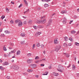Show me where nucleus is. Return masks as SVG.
<instances>
[{"mask_svg":"<svg viewBox=\"0 0 79 79\" xmlns=\"http://www.w3.org/2000/svg\"><path fill=\"white\" fill-rule=\"evenodd\" d=\"M23 24V23L21 22H20L18 24V26H19V27H21V26H22Z\"/></svg>","mask_w":79,"mask_h":79,"instance_id":"423d86ee","label":"nucleus"},{"mask_svg":"<svg viewBox=\"0 0 79 79\" xmlns=\"http://www.w3.org/2000/svg\"><path fill=\"white\" fill-rule=\"evenodd\" d=\"M19 20L18 19V20H16L15 21V23H19Z\"/></svg>","mask_w":79,"mask_h":79,"instance_id":"5701e85b","label":"nucleus"},{"mask_svg":"<svg viewBox=\"0 0 79 79\" xmlns=\"http://www.w3.org/2000/svg\"><path fill=\"white\" fill-rule=\"evenodd\" d=\"M52 66H49V67H48V68H49V69H52Z\"/></svg>","mask_w":79,"mask_h":79,"instance_id":"052dcab7","label":"nucleus"},{"mask_svg":"<svg viewBox=\"0 0 79 79\" xmlns=\"http://www.w3.org/2000/svg\"><path fill=\"white\" fill-rule=\"evenodd\" d=\"M24 2H25V4H27V2L26 0H24Z\"/></svg>","mask_w":79,"mask_h":79,"instance_id":"ea45409f","label":"nucleus"},{"mask_svg":"<svg viewBox=\"0 0 79 79\" xmlns=\"http://www.w3.org/2000/svg\"><path fill=\"white\" fill-rule=\"evenodd\" d=\"M22 17L23 18H24V19H26V18H27V17H26L23 16Z\"/></svg>","mask_w":79,"mask_h":79,"instance_id":"4d7b16f0","label":"nucleus"},{"mask_svg":"<svg viewBox=\"0 0 79 79\" xmlns=\"http://www.w3.org/2000/svg\"><path fill=\"white\" fill-rule=\"evenodd\" d=\"M66 19L65 18H64V20L63 22V24H66Z\"/></svg>","mask_w":79,"mask_h":79,"instance_id":"1a4fd4ad","label":"nucleus"},{"mask_svg":"<svg viewBox=\"0 0 79 79\" xmlns=\"http://www.w3.org/2000/svg\"><path fill=\"white\" fill-rule=\"evenodd\" d=\"M0 69H1V70H4V68L2 66H0Z\"/></svg>","mask_w":79,"mask_h":79,"instance_id":"a878e982","label":"nucleus"},{"mask_svg":"<svg viewBox=\"0 0 79 79\" xmlns=\"http://www.w3.org/2000/svg\"><path fill=\"white\" fill-rule=\"evenodd\" d=\"M4 32H5L6 34H10V32L8 31L7 30L5 31Z\"/></svg>","mask_w":79,"mask_h":79,"instance_id":"dca6fc26","label":"nucleus"},{"mask_svg":"<svg viewBox=\"0 0 79 79\" xmlns=\"http://www.w3.org/2000/svg\"><path fill=\"white\" fill-rule=\"evenodd\" d=\"M39 57L38 56H36L35 59V60H39Z\"/></svg>","mask_w":79,"mask_h":79,"instance_id":"473e14b6","label":"nucleus"},{"mask_svg":"<svg viewBox=\"0 0 79 79\" xmlns=\"http://www.w3.org/2000/svg\"><path fill=\"white\" fill-rule=\"evenodd\" d=\"M49 6V5L47 4H44V6L45 8H46V7H48V6Z\"/></svg>","mask_w":79,"mask_h":79,"instance_id":"cd10ccee","label":"nucleus"},{"mask_svg":"<svg viewBox=\"0 0 79 79\" xmlns=\"http://www.w3.org/2000/svg\"><path fill=\"white\" fill-rule=\"evenodd\" d=\"M2 28H1V29H0V32H2Z\"/></svg>","mask_w":79,"mask_h":79,"instance_id":"774afa93","label":"nucleus"},{"mask_svg":"<svg viewBox=\"0 0 79 79\" xmlns=\"http://www.w3.org/2000/svg\"><path fill=\"white\" fill-rule=\"evenodd\" d=\"M40 44L39 43H38L36 44V47H40Z\"/></svg>","mask_w":79,"mask_h":79,"instance_id":"b1692460","label":"nucleus"},{"mask_svg":"<svg viewBox=\"0 0 79 79\" xmlns=\"http://www.w3.org/2000/svg\"><path fill=\"white\" fill-rule=\"evenodd\" d=\"M69 40H70V41H73V38H69Z\"/></svg>","mask_w":79,"mask_h":79,"instance_id":"37998d69","label":"nucleus"},{"mask_svg":"<svg viewBox=\"0 0 79 79\" xmlns=\"http://www.w3.org/2000/svg\"><path fill=\"white\" fill-rule=\"evenodd\" d=\"M75 44L76 45H77V46H79V43H78L76 42L75 43Z\"/></svg>","mask_w":79,"mask_h":79,"instance_id":"e433bc0d","label":"nucleus"},{"mask_svg":"<svg viewBox=\"0 0 79 79\" xmlns=\"http://www.w3.org/2000/svg\"><path fill=\"white\" fill-rule=\"evenodd\" d=\"M71 43H69L68 44V46H71Z\"/></svg>","mask_w":79,"mask_h":79,"instance_id":"6e6d98bb","label":"nucleus"},{"mask_svg":"<svg viewBox=\"0 0 79 79\" xmlns=\"http://www.w3.org/2000/svg\"><path fill=\"white\" fill-rule=\"evenodd\" d=\"M5 16H4V15H3L1 17V19H3L4 18H5Z\"/></svg>","mask_w":79,"mask_h":79,"instance_id":"393cba45","label":"nucleus"},{"mask_svg":"<svg viewBox=\"0 0 79 79\" xmlns=\"http://www.w3.org/2000/svg\"><path fill=\"white\" fill-rule=\"evenodd\" d=\"M1 36H5V35L4 34H2L1 35Z\"/></svg>","mask_w":79,"mask_h":79,"instance_id":"338daca9","label":"nucleus"},{"mask_svg":"<svg viewBox=\"0 0 79 79\" xmlns=\"http://www.w3.org/2000/svg\"><path fill=\"white\" fill-rule=\"evenodd\" d=\"M64 47H67V44L66 43H64Z\"/></svg>","mask_w":79,"mask_h":79,"instance_id":"c9c22d12","label":"nucleus"},{"mask_svg":"<svg viewBox=\"0 0 79 79\" xmlns=\"http://www.w3.org/2000/svg\"><path fill=\"white\" fill-rule=\"evenodd\" d=\"M35 77H36V78H39V75H35Z\"/></svg>","mask_w":79,"mask_h":79,"instance_id":"3c124183","label":"nucleus"},{"mask_svg":"<svg viewBox=\"0 0 79 79\" xmlns=\"http://www.w3.org/2000/svg\"><path fill=\"white\" fill-rule=\"evenodd\" d=\"M53 75H54V76H58L59 75V74H58V73H55V72H53Z\"/></svg>","mask_w":79,"mask_h":79,"instance_id":"f8f14e48","label":"nucleus"},{"mask_svg":"<svg viewBox=\"0 0 79 79\" xmlns=\"http://www.w3.org/2000/svg\"><path fill=\"white\" fill-rule=\"evenodd\" d=\"M61 13L62 14H64V13H66L67 11H66L62 10L61 11Z\"/></svg>","mask_w":79,"mask_h":79,"instance_id":"a211bd4d","label":"nucleus"},{"mask_svg":"<svg viewBox=\"0 0 79 79\" xmlns=\"http://www.w3.org/2000/svg\"><path fill=\"white\" fill-rule=\"evenodd\" d=\"M11 3L12 4H15V2L13 1H11Z\"/></svg>","mask_w":79,"mask_h":79,"instance_id":"69168bd1","label":"nucleus"},{"mask_svg":"<svg viewBox=\"0 0 79 79\" xmlns=\"http://www.w3.org/2000/svg\"><path fill=\"white\" fill-rule=\"evenodd\" d=\"M4 46L3 48V50L4 51H6V48Z\"/></svg>","mask_w":79,"mask_h":79,"instance_id":"f704fd0d","label":"nucleus"},{"mask_svg":"<svg viewBox=\"0 0 79 79\" xmlns=\"http://www.w3.org/2000/svg\"><path fill=\"white\" fill-rule=\"evenodd\" d=\"M29 11V9H28L26 11V12L27 13H28Z\"/></svg>","mask_w":79,"mask_h":79,"instance_id":"de8ad7c7","label":"nucleus"},{"mask_svg":"<svg viewBox=\"0 0 79 79\" xmlns=\"http://www.w3.org/2000/svg\"><path fill=\"white\" fill-rule=\"evenodd\" d=\"M48 71H46L45 73H44V74H43V75H47L48 74Z\"/></svg>","mask_w":79,"mask_h":79,"instance_id":"c756f323","label":"nucleus"},{"mask_svg":"<svg viewBox=\"0 0 79 79\" xmlns=\"http://www.w3.org/2000/svg\"><path fill=\"white\" fill-rule=\"evenodd\" d=\"M60 48H61V46L60 45H58L55 48V50L57 52H58V51L60 50Z\"/></svg>","mask_w":79,"mask_h":79,"instance_id":"20e7f679","label":"nucleus"},{"mask_svg":"<svg viewBox=\"0 0 79 79\" xmlns=\"http://www.w3.org/2000/svg\"><path fill=\"white\" fill-rule=\"evenodd\" d=\"M20 51L19 50L17 51V55H20Z\"/></svg>","mask_w":79,"mask_h":79,"instance_id":"412c9836","label":"nucleus"},{"mask_svg":"<svg viewBox=\"0 0 79 79\" xmlns=\"http://www.w3.org/2000/svg\"><path fill=\"white\" fill-rule=\"evenodd\" d=\"M76 32V31L74 30H73L71 31V34H75Z\"/></svg>","mask_w":79,"mask_h":79,"instance_id":"aec40b11","label":"nucleus"},{"mask_svg":"<svg viewBox=\"0 0 79 79\" xmlns=\"http://www.w3.org/2000/svg\"><path fill=\"white\" fill-rule=\"evenodd\" d=\"M7 78L8 79H10V76H8L7 77Z\"/></svg>","mask_w":79,"mask_h":79,"instance_id":"13d9d810","label":"nucleus"},{"mask_svg":"<svg viewBox=\"0 0 79 79\" xmlns=\"http://www.w3.org/2000/svg\"><path fill=\"white\" fill-rule=\"evenodd\" d=\"M74 18L76 19V18H77V16L76 15H74Z\"/></svg>","mask_w":79,"mask_h":79,"instance_id":"864d4df0","label":"nucleus"},{"mask_svg":"<svg viewBox=\"0 0 79 79\" xmlns=\"http://www.w3.org/2000/svg\"><path fill=\"white\" fill-rule=\"evenodd\" d=\"M44 27V26H41V25H39L37 27V28H43Z\"/></svg>","mask_w":79,"mask_h":79,"instance_id":"ddd939ff","label":"nucleus"},{"mask_svg":"<svg viewBox=\"0 0 79 79\" xmlns=\"http://www.w3.org/2000/svg\"><path fill=\"white\" fill-rule=\"evenodd\" d=\"M11 24H13L14 23H13V20H11L10 21Z\"/></svg>","mask_w":79,"mask_h":79,"instance_id":"a18cd8bd","label":"nucleus"},{"mask_svg":"<svg viewBox=\"0 0 79 79\" xmlns=\"http://www.w3.org/2000/svg\"><path fill=\"white\" fill-rule=\"evenodd\" d=\"M52 19H50L48 21V23L50 24H51V23H52Z\"/></svg>","mask_w":79,"mask_h":79,"instance_id":"6ab92c4d","label":"nucleus"},{"mask_svg":"<svg viewBox=\"0 0 79 79\" xmlns=\"http://www.w3.org/2000/svg\"><path fill=\"white\" fill-rule=\"evenodd\" d=\"M2 65L3 66H5V65H8V62H4L2 64Z\"/></svg>","mask_w":79,"mask_h":79,"instance_id":"0eeeda50","label":"nucleus"},{"mask_svg":"<svg viewBox=\"0 0 79 79\" xmlns=\"http://www.w3.org/2000/svg\"><path fill=\"white\" fill-rule=\"evenodd\" d=\"M37 26H33V27L34 28V29H37Z\"/></svg>","mask_w":79,"mask_h":79,"instance_id":"58836bf2","label":"nucleus"},{"mask_svg":"<svg viewBox=\"0 0 79 79\" xmlns=\"http://www.w3.org/2000/svg\"><path fill=\"white\" fill-rule=\"evenodd\" d=\"M33 62V59H28L27 60V63L28 64H31Z\"/></svg>","mask_w":79,"mask_h":79,"instance_id":"39448f33","label":"nucleus"},{"mask_svg":"<svg viewBox=\"0 0 79 79\" xmlns=\"http://www.w3.org/2000/svg\"><path fill=\"white\" fill-rule=\"evenodd\" d=\"M7 13H9L10 10L9 9H7V10H6Z\"/></svg>","mask_w":79,"mask_h":79,"instance_id":"603ef678","label":"nucleus"},{"mask_svg":"<svg viewBox=\"0 0 79 79\" xmlns=\"http://www.w3.org/2000/svg\"><path fill=\"white\" fill-rule=\"evenodd\" d=\"M32 23V20H29L28 21V23L29 24H31Z\"/></svg>","mask_w":79,"mask_h":79,"instance_id":"f3484780","label":"nucleus"},{"mask_svg":"<svg viewBox=\"0 0 79 79\" xmlns=\"http://www.w3.org/2000/svg\"><path fill=\"white\" fill-rule=\"evenodd\" d=\"M41 48H44V46L43 44L41 45Z\"/></svg>","mask_w":79,"mask_h":79,"instance_id":"c03bdc74","label":"nucleus"},{"mask_svg":"<svg viewBox=\"0 0 79 79\" xmlns=\"http://www.w3.org/2000/svg\"><path fill=\"white\" fill-rule=\"evenodd\" d=\"M41 9L40 8V7H39L37 8V10H40Z\"/></svg>","mask_w":79,"mask_h":79,"instance_id":"5fc2aeb1","label":"nucleus"},{"mask_svg":"<svg viewBox=\"0 0 79 79\" xmlns=\"http://www.w3.org/2000/svg\"><path fill=\"white\" fill-rule=\"evenodd\" d=\"M54 44H58V41L57 40V39H55L54 40Z\"/></svg>","mask_w":79,"mask_h":79,"instance_id":"9b49d317","label":"nucleus"},{"mask_svg":"<svg viewBox=\"0 0 79 79\" xmlns=\"http://www.w3.org/2000/svg\"><path fill=\"white\" fill-rule=\"evenodd\" d=\"M73 69L74 70L76 69V67L75 66V65H73Z\"/></svg>","mask_w":79,"mask_h":79,"instance_id":"bb28decb","label":"nucleus"},{"mask_svg":"<svg viewBox=\"0 0 79 79\" xmlns=\"http://www.w3.org/2000/svg\"><path fill=\"white\" fill-rule=\"evenodd\" d=\"M52 41H49L48 42V44H52Z\"/></svg>","mask_w":79,"mask_h":79,"instance_id":"bf43d9fd","label":"nucleus"},{"mask_svg":"<svg viewBox=\"0 0 79 79\" xmlns=\"http://www.w3.org/2000/svg\"><path fill=\"white\" fill-rule=\"evenodd\" d=\"M41 23H42V20L40 21L39 20H38L36 21V23H37L38 24H40Z\"/></svg>","mask_w":79,"mask_h":79,"instance_id":"6e6552de","label":"nucleus"},{"mask_svg":"<svg viewBox=\"0 0 79 79\" xmlns=\"http://www.w3.org/2000/svg\"><path fill=\"white\" fill-rule=\"evenodd\" d=\"M31 55H32V54L31 53H28L27 54V56H31Z\"/></svg>","mask_w":79,"mask_h":79,"instance_id":"72a5a7b5","label":"nucleus"},{"mask_svg":"<svg viewBox=\"0 0 79 79\" xmlns=\"http://www.w3.org/2000/svg\"><path fill=\"white\" fill-rule=\"evenodd\" d=\"M35 63H37V64H38L39 63V60H36L35 61Z\"/></svg>","mask_w":79,"mask_h":79,"instance_id":"2f4dec72","label":"nucleus"},{"mask_svg":"<svg viewBox=\"0 0 79 79\" xmlns=\"http://www.w3.org/2000/svg\"><path fill=\"white\" fill-rule=\"evenodd\" d=\"M23 6V4H21L19 6V8H21V6Z\"/></svg>","mask_w":79,"mask_h":79,"instance_id":"79ce46f5","label":"nucleus"},{"mask_svg":"<svg viewBox=\"0 0 79 79\" xmlns=\"http://www.w3.org/2000/svg\"><path fill=\"white\" fill-rule=\"evenodd\" d=\"M37 65L36 64H31L30 65V67L31 69H34V68H36Z\"/></svg>","mask_w":79,"mask_h":79,"instance_id":"f03ea898","label":"nucleus"},{"mask_svg":"<svg viewBox=\"0 0 79 79\" xmlns=\"http://www.w3.org/2000/svg\"><path fill=\"white\" fill-rule=\"evenodd\" d=\"M73 22V20H71L70 21V22H69V24H71V23H72V22Z\"/></svg>","mask_w":79,"mask_h":79,"instance_id":"09e8293b","label":"nucleus"},{"mask_svg":"<svg viewBox=\"0 0 79 79\" xmlns=\"http://www.w3.org/2000/svg\"><path fill=\"white\" fill-rule=\"evenodd\" d=\"M12 68L14 69H15V70H19V66L16 65H13L12 66Z\"/></svg>","mask_w":79,"mask_h":79,"instance_id":"7ed1b4c3","label":"nucleus"},{"mask_svg":"<svg viewBox=\"0 0 79 79\" xmlns=\"http://www.w3.org/2000/svg\"><path fill=\"white\" fill-rule=\"evenodd\" d=\"M50 25H51V24H50V23H48V24L46 25V26L47 27H49V26H50Z\"/></svg>","mask_w":79,"mask_h":79,"instance_id":"7c9ffc66","label":"nucleus"},{"mask_svg":"<svg viewBox=\"0 0 79 79\" xmlns=\"http://www.w3.org/2000/svg\"><path fill=\"white\" fill-rule=\"evenodd\" d=\"M25 43V41H21V44H22V45L23 44H24Z\"/></svg>","mask_w":79,"mask_h":79,"instance_id":"c85d7f7f","label":"nucleus"},{"mask_svg":"<svg viewBox=\"0 0 79 79\" xmlns=\"http://www.w3.org/2000/svg\"><path fill=\"white\" fill-rule=\"evenodd\" d=\"M35 44H33L32 48L33 50H34V47H35Z\"/></svg>","mask_w":79,"mask_h":79,"instance_id":"4c0bfd02","label":"nucleus"},{"mask_svg":"<svg viewBox=\"0 0 79 79\" xmlns=\"http://www.w3.org/2000/svg\"><path fill=\"white\" fill-rule=\"evenodd\" d=\"M45 18V16H43V17H41V19H44V18Z\"/></svg>","mask_w":79,"mask_h":79,"instance_id":"a19ab883","label":"nucleus"},{"mask_svg":"<svg viewBox=\"0 0 79 79\" xmlns=\"http://www.w3.org/2000/svg\"><path fill=\"white\" fill-rule=\"evenodd\" d=\"M41 32H37L35 34L36 35H40V34H41Z\"/></svg>","mask_w":79,"mask_h":79,"instance_id":"4468645a","label":"nucleus"},{"mask_svg":"<svg viewBox=\"0 0 79 79\" xmlns=\"http://www.w3.org/2000/svg\"><path fill=\"white\" fill-rule=\"evenodd\" d=\"M26 23H27V22H26V21H25L23 22V24H26Z\"/></svg>","mask_w":79,"mask_h":79,"instance_id":"8fccbe9b","label":"nucleus"},{"mask_svg":"<svg viewBox=\"0 0 79 79\" xmlns=\"http://www.w3.org/2000/svg\"><path fill=\"white\" fill-rule=\"evenodd\" d=\"M13 52H14V51H12L10 52L9 54H8V56H10V54H11V53H13Z\"/></svg>","mask_w":79,"mask_h":79,"instance_id":"4be33fe9","label":"nucleus"},{"mask_svg":"<svg viewBox=\"0 0 79 79\" xmlns=\"http://www.w3.org/2000/svg\"><path fill=\"white\" fill-rule=\"evenodd\" d=\"M21 35L22 37H24L26 35V34L24 33H22L21 34Z\"/></svg>","mask_w":79,"mask_h":79,"instance_id":"2eb2a0df","label":"nucleus"},{"mask_svg":"<svg viewBox=\"0 0 79 79\" xmlns=\"http://www.w3.org/2000/svg\"><path fill=\"white\" fill-rule=\"evenodd\" d=\"M10 46H13V45H14V44L13 43H10Z\"/></svg>","mask_w":79,"mask_h":79,"instance_id":"49530a36","label":"nucleus"},{"mask_svg":"<svg viewBox=\"0 0 79 79\" xmlns=\"http://www.w3.org/2000/svg\"><path fill=\"white\" fill-rule=\"evenodd\" d=\"M45 20H46L45 19H44L43 20V21H42V23H44V22H45Z\"/></svg>","mask_w":79,"mask_h":79,"instance_id":"e2e57ef3","label":"nucleus"},{"mask_svg":"<svg viewBox=\"0 0 79 79\" xmlns=\"http://www.w3.org/2000/svg\"><path fill=\"white\" fill-rule=\"evenodd\" d=\"M41 66H44V64H41L40 65Z\"/></svg>","mask_w":79,"mask_h":79,"instance_id":"680f3d73","label":"nucleus"},{"mask_svg":"<svg viewBox=\"0 0 79 79\" xmlns=\"http://www.w3.org/2000/svg\"><path fill=\"white\" fill-rule=\"evenodd\" d=\"M33 71V70L30 69V73L31 72H32Z\"/></svg>","mask_w":79,"mask_h":79,"instance_id":"0e129e2a","label":"nucleus"},{"mask_svg":"<svg viewBox=\"0 0 79 79\" xmlns=\"http://www.w3.org/2000/svg\"><path fill=\"white\" fill-rule=\"evenodd\" d=\"M64 55H65L66 56V57H69V54L67 53H63Z\"/></svg>","mask_w":79,"mask_h":79,"instance_id":"9d476101","label":"nucleus"},{"mask_svg":"<svg viewBox=\"0 0 79 79\" xmlns=\"http://www.w3.org/2000/svg\"><path fill=\"white\" fill-rule=\"evenodd\" d=\"M58 68L59 69H57V70L59 71V72H60L61 73H62L63 72V71H64V68H63V66L61 65H59L58 66Z\"/></svg>","mask_w":79,"mask_h":79,"instance_id":"f257e3e1","label":"nucleus"}]
</instances>
